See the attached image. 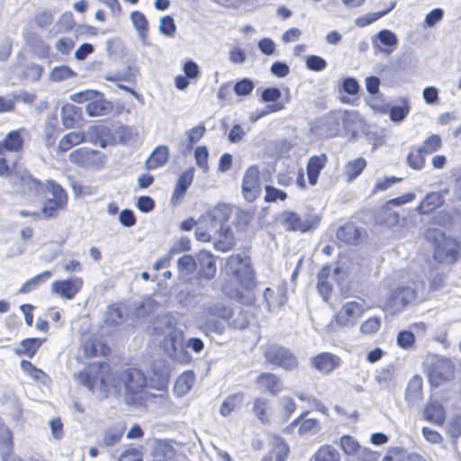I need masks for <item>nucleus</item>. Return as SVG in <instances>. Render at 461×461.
Masks as SVG:
<instances>
[{"instance_id": "2", "label": "nucleus", "mask_w": 461, "mask_h": 461, "mask_svg": "<svg viewBox=\"0 0 461 461\" xmlns=\"http://www.w3.org/2000/svg\"><path fill=\"white\" fill-rule=\"evenodd\" d=\"M225 272L248 292L252 291L257 285L256 272L251 258L245 253L229 256L225 262Z\"/></svg>"}, {"instance_id": "3", "label": "nucleus", "mask_w": 461, "mask_h": 461, "mask_svg": "<svg viewBox=\"0 0 461 461\" xmlns=\"http://www.w3.org/2000/svg\"><path fill=\"white\" fill-rule=\"evenodd\" d=\"M69 99L77 104L87 103L86 112L90 117L109 114L113 110V103L104 98L102 92L86 89L70 95Z\"/></svg>"}, {"instance_id": "29", "label": "nucleus", "mask_w": 461, "mask_h": 461, "mask_svg": "<svg viewBox=\"0 0 461 461\" xmlns=\"http://www.w3.org/2000/svg\"><path fill=\"white\" fill-rule=\"evenodd\" d=\"M46 339L26 338L20 341L19 347L14 348L15 355L33 357Z\"/></svg>"}, {"instance_id": "58", "label": "nucleus", "mask_w": 461, "mask_h": 461, "mask_svg": "<svg viewBox=\"0 0 461 461\" xmlns=\"http://www.w3.org/2000/svg\"><path fill=\"white\" fill-rule=\"evenodd\" d=\"M123 319L122 310L115 305L108 306L104 315V321L108 325H116L122 321Z\"/></svg>"}, {"instance_id": "50", "label": "nucleus", "mask_w": 461, "mask_h": 461, "mask_svg": "<svg viewBox=\"0 0 461 461\" xmlns=\"http://www.w3.org/2000/svg\"><path fill=\"white\" fill-rule=\"evenodd\" d=\"M138 73V68L135 66H128L122 73L107 74L104 76V79L110 82H131L132 81Z\"/></svg>"}, {"instance_id": "39", "label": "nucleus", "mask_w": 461, "mask_h": 461, "mask_svg": "<svg viewBox=\"0 0 461 461\" xmlns=\"http://www.w3.org/2000/svg\"><path fill=\"white\" fill-rule=\"evenodd\" d=\"M303 415L304 413L301 414V416L293 420L291 426H299L300 434H305L309 432L315 434L316 432L320 431L321 426L319 420L313 418L303 419Z\"/></svg>"}, {"instance_id": "37", "label": "nucleus", "mask_w": 461, "mask_h": 461, "mask_svg": "<svg viewBox=\"0 0 461 461\" xmlns=\"http://www.w3.org/2000/svg\"><path fill=\"white\" fill-rule=\"evenodd\" d=\"M366 167V161L364 158L359 157L356 159L348 161L344 167V175L348 182H352L361 175Z\"/></svg>"}, {"instance_id": "63", "label": "nucleus", "mask_w": 461, "mask_h": 461, "mask_svg": "<svg viewBox=\"0 0 461 461\" xmlns=\"http://www.w3.org/2000/svg\"><path fill=\"white\" fill-rule=\"evenodd\" d=\"M249 324L248 313L241 310L237 313L233 312V315L229 321L230 327L235 330H245L249 327Z\"/></svg>"}, {"instance_id": "25", "label": "nucleus", "mask_w": 461, "mask_h": 461, "mask_svg": "<svg viewBox=\"0 0 461 461\" xmlns=\"http://www.w3.org/2000/svg\"><path fill=\"white\" fill-rule=\"evenodd\" d=\"M60 117L65 128H73L82 118V109L72 104H65L60 109Z\"/></svg>"}, {"instance_id": "54", "label": "nucleus", "mask_w": 461, "mask_h": 461, "mask_svg": "<svg viewBox=\"0 0 461 461\" xmlns=\"http://www.w3.org/2000/svg\"><path fill=\"white\" fill-rule=\"evenodd\" d=\"M442 147L441 137L438 134H431L425 139L422 144L418 147L426 156L436 152Z\"/></svg>"}, {"instance_id": "27", "label": "nucleus", "mask_w": 461, "mask_h": 461, "mask_svg": "<svg viewBox=\"0 0 461 461\" xmlns=\"http://www.w3.org/2000/svg\"><path fill=\"white\" fill-rule=\"evenodd\" d=\"M444 203V198L438 192H430L425 195L416 207L420 214H429Z\"/></svg>"}, {"instance_id": "47", "label": "nucleus", "mask_w": 461, "mask_h": 461, "mask_svg": "<svg viewBox=\"0 0 461 461\" xmlns=\"http://www.w3.org/2000/svg\"><path fill=\"white\" fill-rule=\"evenodd\" d=\"M77 77V73L67 65L56 66L50 73V79L54 82H61Z\"/></svg>"}, {"instance_id": "26", "label": "nucleus", "mask_w": 461, "mask_h": 461, "mask_svg": "<svg viewBox=\"0 0 461 461\" xmlns=\"http://www.w3.org/2000/svg\"><path fill=\"white\" fill-rule=\"evenodd\" d=\"M86 141H90L101 148H105L108 144L107 138L110 136V130L103 125H92L84 132Z\"/></svg>"}, {"instance_id": "21", "label": "nucleus", "mask_w": 461, "mask_h": 461, "mask_svg": "<svg viewBox=\"0 0 461 461\" xmlns=\"http://www.w3.org/2000/svg\"><path fill=\"white\" fill-rule=\"evenodd\" d=\"M69 160L79 166H100V152L87 148H79L69 154Z\"/></svg>"}, {"instance_id": "36", "label": "nucleus", "mask_w": 461, "mask_h": 461, "mask_svg": "<svg viewBox=\"0 0 461 461\" xmlns=\"http://www.w3.org/2000/svg\"><path fill=\"white\" fill-rule=\"evenodd\" d=\"M23 144L24 140L21 131L19 130H14L6 134L1 146L6 151L18 152L23 149Z\"/></svg>"}, {"instance_id": "42", "label": "nucleus", "mask_w": 461, "mask_h": 461, "mask_svg": "<svg viewBox=\"0 0 461 461\" xmlns=\"http://www.w3.org/2000/svg\"><path fill=\"white\" fill-rule=\"evenodd\" d=\"M86 141L84 132L71 131L64 135L59 140L58 147L62 152L69 150L73 146Z\"/></svg>"}, {"instance_id": "35", "label": "nucleus", "mask_w": 461, "mask_h": 461, "mask_svg": "<svg viewBox=\"0 0 461 461\" xmlns=\"http://www.w3.org/2000/svg\"><path fill=\"white\" fill-rule=\"evenodd\" d=\"M395 6L396 1H393L390 5L384 10L361 15L355 20V25L360 28L366 27L388 14L395 8Z\"/></svg>"}, {"instance_id": "32", "label": "nucleus", "mask_w": 461, "mask_h": 461, "mask_svg": "<svg viewBox=\"0 0 461 461\" xmlns=\"http://www.w3.org/2000/svg\"><path fill=\"white\" fill-rule=\"evenodd\" d=\"M280 224L288 231L303 233V218L294 211H283L278 217Z\"/></svg>"}, {"instance_id": "60", "label": "nucleus", "mask_w": 461, "mask_h": 461, "mask_svg": "<svg viewBox=\"0 0 461 461\" xmlns=\"http://www.w3.org/2000/svg\"><path fill=\"white\" fill-rule=\"evenodd\" d=\"M305 67L308 70L321 72L326 68L327 61L319 55H308L305 58Z\"/></svg>"}, {"instance_id": "45", "label": "nucleus", "mask_w": 461, "mask_h": 461, "mask_svg": "<svg viewBox=\"0 0 461 461\" xmlns=\"http://www.w3.org/2000/svg\"><path fill=\"white\" fill-rule=\"evenodd\" d=\"M315 461H339V451L331 445H323L319 447L313 456Z\"/></svg>"}, {"instance_id": "23", "label": "nucleus", "mask_w": 461, "mask_h": 461, "mask_svg": "<svg viewBox=\"0 0 461 461\" xmlns=\"http://www.w3.org/2000/svg\"><path fill=\"white\" fill-rule=\"evenodd\" d=\"M232 209L229 204L221 203L215 206L210 212L207 213L205 221L213 228L216 229L220 224L228 223Z\"/></svg>"}, {"instance_id": "7", "label": "nucleus", "mask_w": 461, "mask_h": 461, "mask_svg": "<svg viewBox=\"0 0 461 461\" xmlns=\"http://www.w3.org/2000/svg\"><path fill=\"white\" fill-rule=\"evenodd\" d=\"M345 116L337 111L317 119L311 126V131L321 138H333L338 136L344 126Z\"/></svg>"}, {"instance_id": "44", "label": "nucleus", "mask_w": 461, "mask_h": 461, "mask_svg": "<svg viewBox=\"0 0 461 461\" xmlns=\"http://www.w3.org/2000/svg\"><path fill=\"white\" fill-rule=\"evenodd\" d=\"M254 214L252 212L239 208L236 211L233 225L238 232H246L253 220Z\"/></svg>"}, {"instance_id": "51", "label": "nucleus", "mask_w": 461, "mask_h": 461, "mask_svg": "<svg viewBox=\"0 0 461 461\" xmlns=\"http://www.w3.org/2000/svg\"><path fill=\"white\" fill-rule=\"evenodd\" d=\"M290 448L288 444L281 437H276L270 452L275 457L276 461H286Z\"/></svg>"}, {"instance_id": "40", "label": "nucleus", "mask_w": 461, "mask_h": 461, "mask_svg": "<svg viewBox=\"0 0 461 461\" xmlns=\"http://www.w3.org/2000/svg\"><path fill=\"white\" fill-rule=\"evenodd\" d=\"M162 362H155L152 366V373L157 377V384H153V380H150V387L157 390H166L168 384V371L167 368H160Z\"/></svg>"}, {"instance_id": "61", "label": "nucleus", "mask_w": 461, "mask_h": 461, "mask_svg": "<svg viewBox=\"0 0 461 461\" xmlns=\"http://www.w3.org/2000/svg\"><path fill=\"white\" fill-rule=\"evenodd\" d=\"M195 164L198 167L202 168L203 172H207L209 170L208 166V157L209 150L206 146H198L194 149V152Z\"/></svg>"}, {"instance_id": "59", "label": "nucleus", "mask_w": 461, "mask_h": 461, "mask_svg": "<svg viewBox=\"0 0 461 461\" xmlns=\"http://www.w3.org/2000/svg\"><path fill=\"white\" fill-rule=\"evenodd\" d=\"M158 31L167 37H173L176 31L174 18L171 15L160 17Z\"/></svg>"}, {"instance_id": "64", "label": "nucleus", "mask_w": 461, "mask_h": 461, "mask_svg": "<svg viewBox=\"0 0 461 461\" xmlns=\"http://www.w3.org/2000/svg\"><path fill=\"white\" fill-rule=\"evenodd\" d=\"M267 400L261 397L256 398L253 402L252 411L262 423L267 422Z\"/></svg>"}, {"instance_id": "16", "label": "nucleus", "mask_w": 461, "mask_h": 461, "mask_svg": "<svg viewBox=\"0 0 461 461\" xmlns=\"http://www.w3.org/2000/svg\"><path fill=\"white\" fill-rule=\"evenodd\" d=\"M433 232L442 236L441 242L436 248V257L449 259L452 263L456 262L459 255L460 243L454 238L444 236V233L437 229H434Z\"/></svg>"}, {"instance_id": "1", "label": "nucleus", "mask_w": 461, "mask_h": 461, "mask_svg": "<svg viewBox=\"0 0 461 461\" xmlns=\"http://www.w3.org/2000/svg\"><path fill=\"white\" fill-rule=\"evenodd\" d=\"M111 386L115 392L123 388L124 402L128 406H141L147 401L149 381L142 370L128 367L113 375Z\"/></svg>"}, {"instance_id": "14", "label": "nucleus", "mask_w": 461, "mask_h": 461, "mask_svg": "<svg viewBox=\"0 0 461 461\" xmlns=\"http://www.w3.org/2000/svg\"><path fill=\"white\" fill-rule=\"evenodd\" d=\"M372 46L375 54H391L398 45L397 35L388 29H383L371 38Z\"/></svg>"}, {"instance_id": "19", "label": "nucleus", "mask_w": 461, "mask_h": 461, "mask_svg": "<svg viewBox=\"0 0 461 461\" xmlns=\"http://www.w3.org/2000/svg\"><path fill=\"white\" fill-rule=\"evenodd\" d=\"M194 176V168L193 167H188L179 175L171 196L173 205H176L185 196L193 183Z\"/></svg>"}, {"instance_id": "15", "label": "nucleus", "mask_w": 461, "mask_h": 461, "mask_svg": "<svg viewBox=\"0 0 461 461\" xmlns=\"http://www.w3.org/2000/svg\"><path fill=\"white\" fill-rule=\"evenodd\" d=\"M311 366L321 374L329 375L339 367L341 359L330 352H321L310 359Z\"/></svg>"}, {"instance_id": "11", "label": "nucleus", "mask_w": 461, "mask_h": 461, "mask_svg": "<svg viewBox=\"0 0 461 461\" xmlns=\"http://www.w3.org/2000/svg\"><path fill=\"white\" fill-rule=\"evenodd\" d=\"M416 296L417 293L414 288L409 285H399L391 291L385 305L393 313H396L411 303Z\"/></svg>"}, {"instance_id": "12", "label": "nucleus", "mask_w": 461, "mask_h": 461, "mask_svg": "<svg viewBox=\"0 0 461 461\" xmlns=\"http://www.w3.org/2000/svg\"><path fill=\"white\" fill-rule=\"evenodd\" d=\"M14 176L19 181L21 192L25 195L37 197L46 190V184L35 178L27 170L17 171Z\"/></svg>"}, {"instance_id": "18", "label": "nucleus", "mask_w": 461, "mask_h": 461, "mask_svg": "<svg viewBox=\"0 0 461 461\" xmlns=\"http://www.w3.org/2000/svg\"><path fill=\"white\" fill-rule=\"evenodd\" d=\"M364 229L348 221L340 225L336 231V238L347 245H358L362 240Z\"/></svg>"}, {"instance_id": "38", "label": "nucleus", "mask_w": 461, "mask_h": 461, "mask_svg": "<svg viewBox=\"0 0 461 461\" xmlns=\"http://www.w3.org/2000/svg\"><path fill=\"white\" fill-rule=\"evenodd\" d=\"M14 455V436L9 428H5L0 432V457L1 460Z\"/></svg>"}, {"instance_id": "56", "label": "nucleus", "mask_w": 461, "mask_h": 461, "mask_svg": "<svg viewBox=\"0 0 461 461\" xmlns=\"http://www.w3.org/2000/svg\"><path fill=\"white\" fill-rule=\"evenodd\" d=\"M339 447L346 455H356L360 444L354 437L346 434L340 437Z\"/></svg>"}, {"instance_id": "55", "label": "nucleus", "mask_w": 461, "mask_h": 461, "mask_svg": "<svg viewBox=\"0 0 461 461\" xmlns=\"http://www.w3.org/2000/svg\"><path fill=\"white\" fill-rule=\"evenodd\" d=\"M254 88L255 84L253 80L249 77H243L234 84L232 90L237 96H248Z\"/></svg>"}, {"instance_id": "30", "label": "nucleus", "mask_w": 461, "mask_h": 461, "mask_svg": "<svg viewBox=\"0 0 461 461\" xmlns=\"http://www.w3.org/2000/svg\"><path fill=\"white\" fill-rule=\"evenodd\" d=\"M169 158L167 146L159 145L156 147L147 158L145 165L147 169L152 170L164 166Z\"/></svg>"}, {"instance_id": "9", "label": "nucleus", "mask_w": 461, "mask_h": 461, "mask_svg": "<svg viewBox=\"0 0 461 461\" xmlns=\"http://www.w3.org/2000/svg\"><path fill=\"white\" fill-rule=\"evenodd\" d=\"M262 186L260 181V171L258 166L253 165L245 171L241 182V193L244 199L252 203L261 194Z\"/></svg>"}, {"instance_id": "28", "label": "nucleus", "mask_w": 461, "mask_h": 461, "mask_svg": "<svg viewBox=\"0 0 461 461\" xmlns=\"http://www.w3.org/2000/svg\"><path fill=\"white\" fill-rule=\"evenodd\" d=\"M219 232L220 239L214 242V248L221 251H228L234 246V236L232 229L227 223L220 224L214 229Z\"/></svg>"}, {"instance_id": "49", "label": "nucleus", "mask_w": 461, "mask_h": 461, "mask_svg": "<svg viewBox=\"0 0 461 461\" xmlns=\"http://www.w3.org/2000/svg\"><path fill=\"white\" fill-rule=\"evenodd\" d=\"M406 163L414 170H421L425 167L426 155L417 148L416 150H411L408 153Z\"/></svg>"}, {"instance_id": "33", "label": "nucleus", "mask_w": 461, "mask_h": 461, "mask_svg": "<svg viewBox=\"0 0 461 461\" xmlns=\"http://www.w3.org/2000/svg\"><path fill=\"white\" fill-rule=\"evenodd\" d=\"M423 417L429 422L442 425L445 421V410L439 402H431L426 404Z\"/></svg>"}, {"instance_id": "46", "label": "nucleus", "mask_w": 461, "mask_h": 461, "mask_svg": "<svg viewBox=\"0 0 461 461\" xmlns=\"http://www.w3.org/2000/svg\"><path fill=\"white\" fill-rule=\"evenodd\" d=\"M243 401V393H234L229 395L221 403L220 413L223 417H228L235 408Z\"/></svg>"}, {"instance_id": "5", "label": "nucleus", "mask_w": 461, "mask_h": 461, "mask_svg": "<svg viewBox=\"0 0 461 461\" xmlns=\"http://www.w3.org/2000/svg\"><path fill=\"white\" fill-rule=\"evenodd\" d=\"M160 348L172 360L184 364L192 360L191 355L184 348V334L177 329L169 328L168 333L160 341Z\"/></svg>"}, {"instance_id": "8", "label": "nucleus", "mask_w": 461, "mask_h": 461, "mask_svg": "<svg viewBox=\"0 0 461 461\" xmlns=\"http://www.w3.org/2000/svg\"><path fill=\"white\" fill-rule=\"evenodd\" d=\"M455 372L454 363L447 357L435 359L427 368L429 382L432 387H438L450 380Z\"/></svg>"}, {"instance_id": "10", "label": "nucleus", "mask_w": 461, "mask_h": 461, "mask_svg": "<svg viewBox=\"0 0 461 461\" xmlns=\"http://www.w3.org/2000/svg\"><path fill=\"white\" fill-rule=\"evenodd\" d=\"M365 312L363 303L348 301L342 304L340 310L335 314L334 321L340 327L352 328Z\"/></svg>"}, {"instance_id": "34", "label": "nucleus", "mask_w": 461, "mask_h": 461, "mask_svg": "<svg viewBox=\"0 0 461 461\" xmlns=\"http://www.w3.org/2000/svg\"><path fill=\"white\" fill-rule=\"evenodd\" d=\"M133 27L139 34L140 40L146 44V39L149 32V22L143 13L132 11L130 14Z\"/></svg>"}, {"instance_id": "17", "label": "nucleus", "mask_w": 461, "mask_h": 461, "mask_svg": "<svg viewBox=\"0 0 461 461\" xmlns=\"http://www.w3.org/2000/svg\"><path fill=\"white\" fill-rule=\"evenodd\" d=\"M197 276L205 280H212L216 274V259L207 250H200L197 254Z\"/></svg>"}, {"instance_id": "4", "label": "nucleus", "mask_w": 461, "mask_h": 461, "mask_svg": "<svg viewBox=\"0 0 461 461\" xmlns=\"http://www.w3.org/2000/svg\"><path fill=\"white\" fill-rule=\"evenodd\" d=\"M46 191L51 196L45 199L41 211L42 219L49 221L57 218L59 212L67 206L68 194L61 185L52 179L47 180Z\"/></svg>"}, {"instance_id": "22", "label": "nucleus", "mask_w": 461, "mask_h": 461, "mask_svg": "<svg viewBox=\"0 0 461 461\" xmlns=\"http://www.w3.org/2000/svg\"><path fill=\"white\" fill-rule=\"evenodd\" d=\"M328 157L325 153L312 156L306 165L308 182L315 185L318 182L321 170L325 167Z\"/></svg>"}, {"instance_id": "31", "label": "nucleus", "mask_w": 461, "mask_h": 461, "mask_svg": "<svg viewBox=\"0 0 461 461\" xmlns=\"http://www.w3.org/2000/svg\"><path fill=\"white\" fill-rule=\"evenodd\" d=\"M256 383L272 395H276L283 388L281 380L273 373H261L257 377Z\"/></svg>"}, {"instance_id": "57", "label": "nucleus", "mask_w": 461, "mask_h": 461, "mask_svg": "<svg viewBox=\"0 0 461 461\" xmlns=\"http://www.w3.org/2000/svg\"><path fill=\"white\" fill-rule=\"evenodd\" d=\"M265 193L264 200L266 203L285 201L287 198L286 192L271 185H265Z\"/></svg>"}, {"instance_id": "48", "label": "nucleus", "mask_w": 461, "mask_h": 461, "mask_svg": "<svg viewBox=\"0 0 461 461\" xmlns=\"http://www.w3.org/2000/svg\"><path fill=\"white\" fill-rule=\"evenodd\" d=\"M339 93H346L348 95L356 96L359 94L360 85L354 77H346L339 84Z\"/></svg>"}, {"instance_id": "6", "label": "nucleus", "mask_w": 461, "mask_h": 461, "mask_svg": "<svg viewBox=\"0 0 461 461\" xmlns=\"http://www.w3.org/2000/svg\"><path fill=\"white\" fill-rule=\"evenodd\" d=\"M264 357L270 365L285 371H294L298 367L297 357L292 350L279 344H269L264 350Z\"/></svg>"}, {"instance_id": "13", "label": "nucleus", "mask_w": 461, "mask_h": 461, "mask_svg": "<svg viewBox=\"0 0 461 461\" xmlns=\"http://www.w3.org/2000/svg\"><path fill=\"white\" fill-rule=\"evenodd\" d=\"M83 286V280L77 276L56 280L51 284V292L66 300L73 299Z\"/></svg>"}, {"instance_id": "53", "label": "nucleus", "mask_w": 461, "mask_h": 461, "mask_svg": "<svg viewBox=\"0 0 461 461\" xmlns=\"http://www.w3.org/2000/svg\"><path fill=\"white\" fill-rule=\"evenodd\" d=\"M206 128L203 123L192 127L186 131L187 143L186 150L190 152L196 142H198L204 135Z\"/></svg>"}, {"instance_id": "52", "label": "nucleus", "mask_w": 461, "mask_h": 461, "mask_svg": "<svg viewBox=\"0 0 461 461\" xmlns=\"http://www.w3.org/2000/svg\"><path fill=\"white\" fill-rule=\"evenodd\" d=\"M208 312L211 315L219 317L224 321H230L233 315V310L221 302H217L209 306Z\"/></svg>"}, {"instance_id": "62", "label": "nucleus", "mask_w": 461, "mask_h": 461, "mask_svg": "<svg viewBox=\"0 0 461 461\" xmlns=\"http://www.w3.org/2000/svg\"><path fill=\"white\" fill-rule=\"evenodd\" d=\"M416 341L414 333L409 330H402L398 332L396 342L402 349H410Z\"/></svg>"}, {"instance_id": "41", "label": "nucleus", "mask_w": 461, "mask_h": 461, "mask_svg": "<svg viewBox=\"0 0 461 461\" xmlns=\"http://www.w3.org/2000/svg\"><path fill=\"white\" fill-rule=\"evenodd\" d=\"M197 268L196 259L190 254H185L177 259V269L181 276H189Z\"/></svg>"}, {"instance_id": "24", "label": "nucleus", "mask_w": 461, "mask_h": 461, "mask_svg": "<svg viewBox=\"0 0 461 461\" xmlns=\"http://www.w3.org/2000/svg\"><path fill=\"white\" fill-rule=\"evenodd\" d=\"M404 397L407 404L411 407L422 399V378L420 375H415L409 380Z\"/></svg>"}, {"instance_id": "20", "label": "nucleus", "mask_w": 461, "mask_h": 461, "mask_svg": "<svg viewBox=\"0 0 461 461\" xmlns=\"http://www.w3.org/2000/svg\"><path fill=\"white\" fill-rule=\"evenodd\" d=\"M411 105L408 98L402 97L399 99V103L392 104L387 103L381 109L383 113H387L389 118L393 122H402L409 114Z\"/></svg>"}, {"instance_id": "43", "label": "nucleus", "mask_w": 461, "mask_h": 461, "mask_svg": "<svg viewBox=\"0 0 461 461\" xmlns=\"http://www.w3.org/2000/svg\"><path fill=\"white\" fill-rule=\"evenodd\" d=\"M52 276V272L46 270L40 274H37L33 277L27 280L19 289L20 294H27L31 291L35 290L39 287L42 283L46 282Z\"/></svg>"}]
</instances>
